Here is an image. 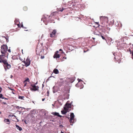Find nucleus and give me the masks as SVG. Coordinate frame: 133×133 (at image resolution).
<instances>
[{
  "label": "nucleus",
  "instance_id": "4468645a",
  "mask_svg": "<svg viewBox=\"0 0 133 133\" xmlns=\"http://www.w3.org/2000/svg\"><path fill=\"white\" fill-rule=\"evenodd\" d=\"M70 105L69 104L67 103L65 104V107H67L68 108H70Z\"/></svg>",
  "mask_w": 133,
  "mask_h": 133
},
{
  "label": "nucleus",
  "instance_id": "c9c22d12",
  "mask_svg": "<svg viewBox=\"0 0 133 133\" xmlns=\"http://www.w3.org/2000/svg\"><path fill=\"white\" fill-rule=\"evenodd\" d=\"M47 93H48V94H49V91H48V92H47Z\"/></svg>",
  "mask_w": 133,
  "mask_h": 133
},
{
  "label": "nucleus",
  "instance_id": "1a4fd4ad",
  "mask_svg": "<svg viewBox=\"0 0 133 133\" xmlns=\"http://www.w3.org/2000/svg\"><path fill=\"white\" fill-rule=\"evenodd\" d=\"M52 114L54 115L57 116H58V117H62V116L60 115L59 114V113H58V112H53V113H52Z\"/></svg>",
  "mask_w": 133,
  "mask_h": 133
},
{
  "label": "nucleus",
  "instance_id": "393cba45",
  "mask_svg": "<svg viewBox=\"0 0 133 133\" xmlns=\"http://www.w3.org/2000/svg\"><path fill=\"white\" fill-rule=\"evenodd\" d=\"M24 86H26V83L25 82V83H24Z\"/></svg>",
  "mask_w": 133,
  "mask_h": 133
},
{
  "label": "nucleus",
  "instance_id": "dca6fc26",
  "mask_svg": "<svg viewBox=\"0 0 133 133\" xmlns=\"http://www.w3.org/2000/svg\"><path fill=\"white\" fill-rule=\"evenodd\" d=\"M24 98V97L23 96H19L18 97V98L21 99H23V98Z\"/></svg>",
  "mask_w": 133,
  "mask_h": 133
},
{
  "label": "nucleus",
  "instance_id": "f3484780",
  "mask_svg": "<svg viewBox=\"0 0 133 133\" xmlns=\"http://www.w3.org/2000/svg\"><path fill=\"white\" fill-rule=\"evenodd\" d=\"M101 37L105 41H107L106 39L104 36H103L102 35H101Z\"/></svg>",
  "mask_w": 133,
  "mask_h": 133
},
{
  "label": "nucleus",
  "instance_id": "ea45409f",
  "mask_svg": "<svg viewBox=\"0 0 133 133\" xmlns=\"http://www.w3.org/2000/svg\"><path fill=\"white\" fill-rule=\"evenodd\" d=\"M114 58H115V59H116V57H114Z\"/></svg>",
  "mask_w": 133,
  "mask_h": 133
},
{
  "label": "nucleus",
  "instance_id": "6ab92c4d",
  "mask_svg": "<svg viewBox=\"0 0 133 133\" xmlns=\"http://www.w3.org/2000/svg\"><path fill=\"white\" fill-rule=\"evenodd\" d=\"M4 56V54L0 55V59H3L2 58V57L3 56Z\"/></svg>",
  "mask_w": 133,
  "mask_h": 133
},
{
  "label": "nucleus",
  "instance_id": "e433bc0d",
  "mask_svg": "<svg viewBox=\"0 0 133 133\" xmlns=\"http://www.w3.org/2000/svg\"><path fill=\"white\" fill-rule=\"evenodd\" d=\"M61 133H64L63 132H62V131L61 132Z\"/></svg>",
  "mask_w": 133,
  "mask_h": 133
},
{
  "label": "nucleus",
  "instance_id": "f704fd0d",
  "mask_svg": "<svg viewBox=\"0 0 133 133\" xmlns=\"http://www.w3.org/2000/svg\"><path fill=\"white\" fill-rule=\"evenodd\" d=\"M44 87V85L43 84H42V87Z\"/></svg>",
  "mask_w": 133,
  "mask_h": 133
},
{
  "label": "nucleus",
  "instance_id": "2f4dec72",
  "mask_svg": "<svg viewBox=\"0 0 133 133\" xmlns=\"http://www.w3.org/2000/svg\"><path fill=\"white\" fill-rule=\"evenodd\" d=\"M63 10H59V11H63Z\"/></svg>",
  "mask_w": 133,
  "mask_h": 133
},
{
  "label": "nucleus",
  "instance_id": "ddd939ff",
  "mask_svg": "<svg viewBox=\"0 0 133 133\" xmlns=\"http://www.w3.org/2000/svg\"><path fill=\"white\" fill-rule=\"evenodd\" d=\"M69 108L66 107H64V109L65 111L67 112L68 111V110Z\"/></svg>",
  "mask_w": 133,
  "mask_h": 133
},
{
  "label": "nucleus",
  "instance_id": "f257e3e1",
  "mask_svg": "<svg viewBox=\"0 0 133 133\" xmlns=\"http://www.w3.org/2000/svg\"><path fill=\"white\" fill-rule=\"evenodd\" d=\"M108 21V18L107 17H100V22L102 21L101 23L103 25H101V26L103 27L104 28L105 27V24L107 23Z\"/></svg>",
  "mask_w": 133,
  "mask_h": 133
},
{
  "label": "nucleus",
  "instance_id": "7c9ffc66",
  "mask_svg": "<svg viewBox=\"0 0 133 133\" xmlns=\"http://www.w3.org/2000/svg\"><path fill=\"white\" fill-rule=\"evenodd\" d=\"M12 93L13 94H15L14 93V92L13 91H12Z\"/></svg>",
  "mask_w": 133,
  "mask_h": 133
},
{
  "label": "nucleus",
  "instance_id": "412c9836",
  "mask_svg": "<svg viewBox=\"0 0 133 133\" xmlns=\"http://www.w3.org/2000/svg\"><path fill=\"white\" fill-rule=\"evenodd\" d=\"M2 88L0 86V93L2 91Z\"/></svg>",
  "mask_w": 133,
  "mask_h": 133
},
{
  "label": "nucleus",
  "instance_id": "c85d7f7f",
  "mask_svg": "<svg viewBox=\"0 0 133 133\" xmlns=\"http://www.w3.org/2000/svg\"><path fill=\"white\" fill-rule=\"evenodd\" d=\"M132 59H133V52H132Z\"/></svg>",
  "mask_w": 133,
  "mask_h": 133
},
{
  "label": "nucleus",
  "instance_id": "cd10ccee",
  "mask_svg": "<svg viewBox=\"0 0 133 133\" xmlns=\"http://www.w3.org/2000/svg\"><path fill=\"white\" fill-rule=\"evenodd\" d=\"M78 82H80L81 81V80L80 79H78Z\"/></svg>",
  "mask_w": 133,
  "mask_h": 133
},
{
  "label": "nucleus",
  "instance_id": "4c0bfd02",
  "mask_svg": "<svg viewBox=\"0 0 133 133\" xmlns=\"http://www.w3.org/2000/svg\"><path fill=\"white\" fill-rule=\"evenodd\" d=\"M4 103L5 104H6V103Z\"/></svg>",
  "mask_w": 133,
  "mask_h": 133
},
{
  "label": "nucleus",
  "instance_id": "4be33fe9",
  "mask_svg": "<svg viewBox=\"0 0 133 133\" xmlns=\"http://www.w3.org/2000/svg\"><path fill=\"white\" fill-rule=\"evenodd\" d=\"M44 56H42L41 57V58L42 59H43V58H44Z\"/></svg>",
  "mask_w": 133,
  "mask_h": 133
},
{
  "label": "nucleus",
  "instance_id": "a211bd4d",
  "mask_svg": "<svg viewBox=\"0 0 133 133\" xmlns=\"http://www.w3.org/2000/svg\"><path fill=\"white\" fill-rule=\"evenodd\" d=\"M29 79L28 78H27V79H26L24 82V83H25V82L26 81L29 82Z\"/></svg>",
  "mask_w": 133,
  "mask_h": 133
},
{
  "label": "nucleus",
  "instance_id": "72a5a7b5",
  "mask_svg": "<svg viewBox=\"0 0 133 133\" xmlns=\"http://www.w3.org/2000/svg\"><path fill=\"white\" fill-rule=\"evenodd\" d=\"M96 23H97V24H98L99 23V22H97Z\"/></svg>",
  "mask_w": 133,
  "mask_h": 133
},
{
  "label": "nucleus",
  "instance_id": "7ed1b4c3",
  "mask_svg": "<svg viewBox=\"0 0 133 133\" xmlns=\"http://www.w3.org/2000/svg\"><path fill=\"white\" fill-rule=\"evenodd\" d=\"M31 86L32 87L30 88L31 90L36 91L38 90L39 87L38 86H36L35 85L31 84Z\"/></svg>",
  "mask_w": 133,
  "mask_h": 133
},
{
  "label": "nucleus",
  "instance_id": "f8f14e48",
  "mask_svg": "<svg viewBox=\"0 0 133 133\" xmlns=\"http://www.w3.org/2000/svg\"><path fill=\"white\" fill-rule=\"evenodd\" d=\"M5 121L8 124H9L10 123V121L8 119H5Z\"/></svg>",
  "mask_w": 133,
  "mask_h": 133
},
{
  "label": "nucleus",
  "instance_id": "a878e982",
  "mask_svg": "<svg viewBox=\"0 0 133 133\" xmlns=\"http://www.w3.org/2000/svg\"><path fill=\"white\" fill-rule=\"evenodd\" d=\"M9 89H10V90H14V89H11V88H10L9 87Z\"/></svg>",
  "mask_w": 133,
  "mask_h": 133
},
{
  "label": "nucleus",
  "instance_id": "6e6552de",
  "mask_svg": "<svg viewBox=\"0 0 133 133\" xmlns=\"http://www.w3.org/2000/svg\"><path fill=\"white\" fill-rule=\"evenodd\" d=\"M58 51H56L55 53L54 56L53 57L54 58H58L60 56L59 54H58Z\"/></svg>",
  "mask_w": 133,
  "mask_h": 133
},
{
  "label": "nucleus",
  "instance_id": "aec40b11",
  "mask_svg": "<svg viewBox=\"0 0 133 133\" xmlns=\"http://www.w3.org/2000/svg\"><path fill=\"white\" fill-rule=\"evenodd\" d=\"M3 95L2 94H0V98H2V99H4V98L2 97Z\"/></svg>",
  "mask_w": 133,
  "mask_h": 133
},
{
  "label": "nucleus",
  "instance_id": "0eeeda50",
  "mask_svg": "<svg viewBox=\"0 0 133 133\" xmlns=\"http://www.w3.org/2000/svg\"><path fill=\"white\" fill-rule=\"evenodd\" d=\"M56 30H54L50 34V36L51 37H54L56 33Z\"/></svg>",
  "mask_w": 133,
  "mask_h": 133
},
{
  "label": "nucleus",
  "instance_id": "58836bf2",
  "mask_svg": "<svg viewBox=\"0 0 133 133\" xmlns=\"http://www.w3.org/2000/svg\"><path fill=\"white\" fill-rule=\"evenodd\" d=\"M5 70H6V68H5Z\"/></svg>",
  "mask_w": 133,
  "mask_h": 133
},
{
  "label": "nucleus",
  "instance_id": "39448f33",
  "mask_svg": "<svg viewBox=\"0 0 133 133\" xmlns=\"http://www.w3.org/2000/svg\"><path fill=\"white\" fill-rule=\"evenodd\" d=\"M70 117V122L71 123H73L74 118V115L73 113H71Z\"/></svg>",
  "mask_w": 133,
  "mask_h": 133
},
{
  "label": "nucleus",
  "instance_id": "c756f323",
  "mask_svg": "<svg viewBox=\"0 0 133 133\" xmlns=\"http://www.w3.org/2000/svg\"><path fill=\"white\" fill-rule=\"evenodd\" d=\"M59 51H62V49H60L59 50Z\"/></svg>",
  "mask_w": 133,
  "mask_h": 133
},
{
  "label": "nucleus",
  "instance_id": "473e14b6",
  "mask_svg": "<svg viewBox=\"0 0 133 133\" xmlns=\"http://www.w3.org/2000/svg\"><path fill=\"white\" fill-rule=\"evenodd\" d=\"M108 28V30H110V28Z\"/></svg>",
  "mask_w": 133,
  "mask_h": 133
},
{
  "label": "nucleus",
  "instance_id": "5701e85b",
  "mask_svg": "<svg viewBox=\"0 0 133 133\" xmlns=\"http://www.w3.org/2000/svg\"><path fill=\"white\" fill-rule=\"evenodd\" d=\"M8 51L9 52H11V50H10V49H9L8 50Z\"/></svg>",
  "mask_w": 133,
  "mask_h": 133
},
{
  "label": "nucleus",
  "instance_id": "423d86ee",
  "mask_svg": "<svg viewBox=\"0 0 133 133\" xmlns=\"http://www.w3.org/2000/svg\"><path fill=\"white\" fill-rule=\"evenodd\" d=\"M2 62L5 65H6L7 66H9L10 67V66L9 65L7 61L6 60L4 59H0V63Z\"/></svg>",
  "mask_w": 133,
  "mask_h": 133
},
{
  "label": "nucleus",
  "instance_id": "a19ab883",
  "mask_svg": "<svg viewBox=\"0 0 133 133\" xmlns=\"http://www.w3.org/2000/svg\"><path fill=\"white\" fill-rule=\"evenodd\" d=\"M52 106H54V104H52Z\"/></svg>",
  "mask_w": 133,
  "mask_h": 133
},
{
  "label": "nucleus",
  "instance_id": "f03ea898",
  "mask_svg": "<svg viewBox=\"0 0 133 133\" xmlns=\"http://www.w3.org/2000/svg\"><path fill=\"white\" fill-rule=\"evenodd\" d=\"M1 52L2 54L4 55L7 50L8 47L6 45H4L1 46Z\"/></svg>",
  "mask_w": 133,
  "mask_h": 133
},
{
  "label": "nucleus",
  "instance_id": "9d476101",
  "mask_svg": "<svg viewBox=\"0 0 133 133\" xmlns=\"http://www.w3.org/2000/svg\"><path fill=\"white\" fill-rule=\"evenodd\" d=\"M54 73L56 74H57L59 73V71L58 70L56 69H55L53 71Z\"/></svg>",
  "mask_w": 133,
  "mask_h": 133
},
{
  "label": "nucleus",
  "instance_id": "bb28decb",
  "mask_svg": "<svg viewBox=\"0 0 133 133\" xmlns=\"http://www.w3.org/2000/svg\"><path fill=\"white\" fill-rule=\"evenodd\" d=\"M45 99V98H43L42 99V101H44Z\"/></svg>",
  "mask_w": 133,
  "mask_h": 133
},
{
  "label": "nucleus",
  "instance_id": "79ce46f5",
  "mask_svg": "<svg viewBox=\"0 0 133 133\" xmlns=\"http://www.w3.org/2000/svg\"><path fill=\"white\" fill-rule=\"evenodd\" d=\"M1 114V112L0 111V114Z\"/></svg>",
  "mask_w": 133,
  "mask_h": 133
},
{
  "label": "nucleus",
  "instance_id": "9b49d317",
  "mask_svg": "<svg viewBox=\"0 0 133 133\" xmlns=\"http://www.w3.org/2000/svg\"><path fill=\"white\" fill-rule=\"evenodd\" d=\"M16 126L17 128V129L19 130V131H21L22 130V128L21 127H19V126H18L17 125H16Z\"/></svg>",
  "mask_w": 133,
  "mask_h": 133
},
{
  "label": "nucleus",
  "instance_id": "2eb2a0df",
  "mask_svg": "<svg viewBox=\"0 0 133 133\" xmlns=\"http://www.w3.org/2000/svg\"><path fill=\"white\" fill-rule=\"evenodd\" d=\"M61 112L62 114H65L67 112L66 111H65L64 110H62L61 111Z\"/></svg>",
  "mask_w": 133,
  "mask_h": 133
},
{
  "label": "nucleus",
  "instance_id": "a18cd8bd",
  "mask_svg": "<svg viewBox=\"0 0 133 133\" xmlns=\"http://www.w3.org/2000/svg\"><path fill=\"white\" fill-rule=\"evenodd\" d=\"M33 103H34V102L33 101Z\"/></svg>",
  "mask_w": 133,
  "mask_h": 133
},
{
  "label": "nucleus",
  "instance_id": "b1692460",
  "mask_svg": "<svg viewBox=\"0 0 133 133\" xmlns=\"http://www.w3.org/2000/svg\"><path fill=\"white\" fill-rule=\"evenodd\" d=\"M16 107V108L17 109H19L20 108L19 107V106H18Z\"/></svg>",
  "mask_w": 133,
  "mask_h": 133
},
{
  "label": "nucleus",
  "instance_id": "37998d69",
  "mask_svg": "<svg viewBox=\"0 0 133 133\" xmlns=\"http://www.w3.org/2000/svg\"><path fill=\"white\" fill-rule=\"evenodd\" d=\"M37 82H36V83L35 84H37Z\"/></svg>",
  "mask_w": 133,
  "mask_h": 133
},
{
  "label": "nucleus",
  "instance_id": "c03bdc74",
  "mask_svg": "<svg viewBox=\"0 0 133 133\" xmlns=\"http://www.w3.org/2000/svg\"><path fill=\"white\" fill-rule=\"evenodd\" d=\"M11 77H12V76H11Z\"/></svg>",
  "mask_w": 133,
  "mask_h": 133
},
{
  "label": "nucleus",
  "instance_id": "20e7f679",
  "mask_svg": "<svg viewBox=\"0 0 133 133\" xmlns=\"http://www.w3.org/2000/svg\"><path fill=\"white\" fill-rule=\"evenodd\" d=\"M24 63H25L26 67L29 66L30 64V61L29 59L27 58L25 61H24Z\"/></svg>",
  "mask_w": 133,
  "mask_h": 133
}]
</instances>
